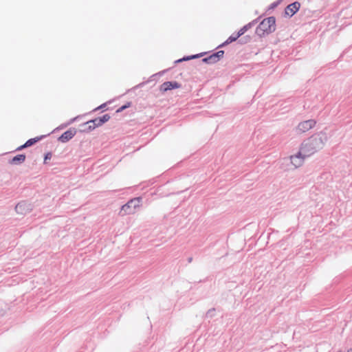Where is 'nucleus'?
<instances>
[{"mask_svg":"<svg viewBox=\"0 0 352 352\" xmlns=\"http://www.w3.org/2000/svg\"><path fill=\"white\" fill-rule=\"evenodd\" d=\"M43 138V136H40V137H36L34 138L29 139L25 143V146H27V147L31 146L34 145L35 143L40 141Z\"/></svg>","mask_w":352,"mask_h":352,"instance_id":"obj_13","label":"nucleus"},{"mask_svg":"<svg viewBox=\"0 0 352 352\" xmlns=\"http://www.w3.org/2000/svg\"><path fill=\"white\" fill-rule=\"evenodd\" d=\"M190 60V56H184L182 58L178 59L175 61V63H181L182 61L189 60Z\"/></svg>","mask_w":352,"mask_h":352,"instance_id":"obj_21","label":"nucleus"},{"mask_svg":"<svg viewBox=\"0 0 352 352\" xmlns=\"http://www.w3.org/2000/svg\"><path fill=\"white\" fill-rule=\"evenodd\" d=\"M130 104L131 103L130 102H128L127 104L120 107L117 111L116 112L119 113V112H122V111H124V109H126V108L129 107H130Z\"/></svg>","mask_w":352,"mask_h":352,"instance_id":"obj_19","label":"nucleus"},{"mask_svg":"<svg viewBox=\"0 0 352 352\" xmlns=\"http://www.w3.org/2000/svg\"><path fill=\"white\" fill-rule=\"evenodd\" d=\"M307 156H304V153L302 152V150L300 148V151L296 155L290 156L289 160L290 163L294 166L295 168L300 167L304 161V159ZM288 160V159H286Z\"/></svg>","mask_w":352,"mask_h":352,"instance_id":"obj_4","label":"nucleus"},{"mask_svg":"<svg viewBox=\"0 0 352 352\" xmlns=\"http://www.w3.org/2000/svg\"><path fill=\"white\" fill-rule=\"evenodd\" d=\"M201 56H202L201 54H195V55L190 56V60H192V59H194V58H199V57H200Z\"/></svg>","mask_w":352,"mask_h":352,"instance_id":"obj_24","label":"nucleus"},{"mask_svg":"<svg viewBox=\"0 0 352 352\" xmlns=\"http://www.w3.org/2000/svg\"><path fill=\"white\" fill-rule=\"evenodd\" d=\"M257 23V19L253 20L250 23L246 24L243 28H241L239 32V35L244 34L249 29H250L252 27H253L256 23Z\"/></svg>","mask_w":352,"mask_h":352,"instance_id":"obj_11","label":"nucleus"},{"mask_svg":"<svg viewBox=\"0 0 352 352\" xmlns=\"http://www.w3.org/2000/svg\"><path fill=\"white\" fill-rule=\"evenodd\" d=\"M241 35H239V32H238L236 34H233L226 41V44H230L238 39Z\"/></svg>","mask_w":352,"mask_h":352,"instance_id":"obj_15","label":"nucleus"},{"mask_svg":"<svg viewBox=\"0 0 352 352\" xmlns=\"http://www.w3.org/2000/svg\"><path fill=\"white\" fill-rule=\"evenodd\" d=\"M25 160V155L24 154H19L14 156L12 160L11 164H19L23 163Z\"/></svg>","mask_w":352,"mask_h":352,"instance_id":"obj_12","label":"nucleus"},{"mask_svg":"<svg viewBox=\"0 0 352 352\" xmlns=\"http://www.w3.org/2000/svg\"><path fill=\"white\" fill-rule=\"evenodd\" d=\"M316 124V122L312 119L301 122L296 127V131L298 133H305L311 129L314 128Z\"/></svg>","mask_w":352,"mask_h":352,"instance_id":"obj_5","label":"nucleus"},{"mask_svg":"<svg viewBox=\"0 0 352 352\" xmlns=\"http://www.w3.org/2000/svg\"><path fill=\"white\" fill-rule=\"evenodd\" d=\"M201 61L203 63H207V64H214L215 63H217L214 56H213V54L210 55L209 56H207L206 58H204Z\"/></svg>","mask_w":352,"mask_h":352,"instance_id":"obj_14","label":"nucleus"},{"mask_svg":"<svg viewBox=\"0 0 352 352\" xmlns=\"http://www.w3.org/2000/svg\"><path fill=\"white\" fill-rule=\"evenodd\" d=\"M181 87V85L176 81H166L160 85V90L162 92H166L173 89H177Z\"/></svg>","mask_w":352,"mask_h":352,"instance_id":"obj_10","label":"nucleus"},{"mask_svg":"<svg viewBox=\"0 0 352 352\" xmlns=\"http://www.w3.org/2000/svg\"><path fill=\"white\" fill-rule=\"evenodd\" d=\"M52 156V155L51 153H46L45 155V157H44V162L46 163L47 160H51Z\"/></svg>","mask_w":352,"mask_h":352,"instance_id":"obj_20","label":"nucleus"},{"mask_svg":"<svg viewBox=\"0 0 352 352\" xmlns=\"http://www.w3.org/2000/svg\"><path fill=\"white\" fill-rule=\"evenodd\" d=\"M83 125H85V123L83 124ZM85 126H87V128L84 129L85 131L89 132L96 129V126L93 124V123H91V124H85Z\"/></svg>","mask_w":352,"mask_h":352,"instance_id":"obj_18","label":"nucleus"},{"mask_svg":"<svg viewBox=\"0 0 352 352\" xmlns=\"http://www.w3.org/2000/svg\"><path fill=\"white\" fill-rule=\"evenodd\" d=\"M110 116L109 114H104L102 117L96 118L95 119L87 121L85 123V124H93L96 127L102 126L103 124L109 121L110 119Z\"/></svg>","mask_w":352,"mask_h":352,"instance_id":"obj_9","label":"nucleus"},{"mask_svg":"<svg viewBox=\"0 0 352 352\" xmlns=\"http://www.w3.org/2000/svg\"><path fill=\"white\" fill-rule=\"evenodd\" d=\"M28 148L27 146H25V144L19 146L17 148H16V151H21L23 148Z\"/></svg>","mask_w":352,"mask_h":352,"instance_id":"obj_25","label":"nucleus"},{"mask_svg":"<svg viewBox=\"0 0 352 352\" xmlns=\"http://www.w3.org/2000/svg\"><path fill=\"white\" fill-rule=\"evenodd\" d=\"M347 352H352V349H349Z\"/></svg>","mask_w":352,"mask_h":352,"instance_id":"obj_29","label":"nucleus"},{"mask_svg":"<svg viewBox=\"0 0 352 352\" xmlns=\"http://www.w3.org/2000/svg\"><path fill=\"white\" fill-rule=\"evenodd\" d=\"M192 257H190V258H188V261L189 263H190V262L192 261Z\"/></svg>","mask_w":352,"mask_h":352,"instance_id":"obj_28","label":"nucleus"},{"mask_svg":"<svg viewBox=\"0 0 352 352\" xmlns=\"http://www.w3.org/2000/svg\"><path fill=\"white\" fill-rule=\"evenodd\" d=\"M223 54H224V51L219 50V51L217 52L216 53H214L213 56H214L216 61L218 62L223 56Z\"/></svg>","mask_w":352,"mask_h":352,"instance_id":"obj_16","label":"nucleus"},{"mask_svg":"<svg viewBox=\"0 0 352 352\" xmlns=\"http://www.w3.org/2000/svg\"><path fill=\"white\" fill-rule=\"evenodd\" d=\"M300 3L298 1H295L289 4L285 9V14L289 17H292L296 14L300 9Z\"/></svg>","mask_w":352,"mask_h":352,"instance_id":"obj_8","label":"nucleus"},{"mask_svg":"<svg viewBox=\"0 0 352 352\" xmlns=\"http://www.w3.org/2000/svg\"><path fill=\"white\" fill-rule=\"evenodd\" d=\"M142 202L141 197H136L129 200L126 204L123 205L120 211V214L122 216L134 214L137 208H140Z\"/></svg>","mask_w":352,"mask_h":352,"instance_id":"obj_3","label":"nucleus"},{"mask_svg":"<svg viewBox=\"0 0 352 352\" xmlns=\"http://www.w3.org/2000/svg\"><path fill=\"white\" fill-rule=\"evenodd\" d=\"M278 5V1H277V2H274V3H272L270 5V9H274V8H275Z\"/></svg>","mask_w":352,"mask_h":352,"instance_id":"obj_23","label":"nucleus"},{"mask_svg":"<svg viewBox=\"0 0 352 352\" xmlns=\"http://www.w3.org/2000/svg\"><path fill=\"white\" fill-rule=\"evenodd\" d=\"M77 118H78V117L72 118L67 124H70L73 123Z\"/></svg>","mask_w":352,"mask_h":352,"instance_id":"obj_27","label":"nucleus"},{"mask_svg":"<svg viewBox=\"0 0 352 352\" xmlns=\"http://www.w3.org/2000/svg\"><path fill=\"white\" fill-rule=\"evenodd\" d=\"M228 45V44H226V41H225V42H223V43H221V45H219L218 46V48H219V47H224V46H226V45Z\"/></svg>","mask_w":352,"mask_h":352,"instance_id":"obj_26","label":"nucleus"},{"mask_svg":"<svg viewBox=\"0 0 352 352\" xmlns=\"http://www.w3.org/2000/svg\"><path fill=\"white\" fill-rule=\"evenodd\" d=\"M107 104L106 103H104L101 105H100L99 107H96L94 111H98L99 109H102L103 108H104L106 107Z\"/></svg>","mask_w":352,"mask_h":352,"instance_id":"obj_22","label":"nucleus"},{"mask_svg":"<svg viewBox=\"0 0 352 352\" xmlns=\"http://www.w3.org/2000/svg\"><path fill=\"white\" fill-rule=\"evenodd\" d=\"M329 139V136L324 131L314 134L306 139L301 144L300 149L304 153V156H311L321 150Z\"/></svg>","mask_w":352,"mask_h":352,"instance_id":"obj_1","label":"nucleus"},{"mask_svg":"<svg viewBox=\"0 0 352 352\" xmlns=\"http://www.w3.org/2000/svg\"><path fill=\"white\" fill-rule=\"evenodd\" d=\"M32 205L25 201L19 202L15 206V210L18 214H25L32 210Z\"/></svg>","mask_w":352,"mask_h":352,"instance_id":"obj_6","label":"nucleus"},{"mask_svg":"<svg viewBox=\"0 0 352 352\" xmlns=\"http://www.w3.org/2000/svg\"><path fill=\"white\" fill-rule=\"evenodd\" d=\"M76 133V130L74 128H71L64 132L58 138V141L62 143H66L72 139Z\"/></svg>","mask_w":352,"mask_h":352,"instance_id":"obj_7","label":"nucleus"},{"mask_svg":"<svg viewBox=\"0 0 352 352\" xmlns=\"http://www.w3.org/2000/svg\"><path fill=\"white\" fill-rule=\"evenodd\" d=\"M214 313H215V309H214V308L210 309H209V310L206 312V318H212V317H213V316H214Z\"/></svg>","mask_w":352,"mask_h":352,"instance_id":"obj_17","label":"nucleus"},{"mask_svg":"<svg viewBox=\"0 0 352 352\" xmlns=\"http://www.w3.org/2000/svg\"><path fill=\"white\" fill-rule=\"evenodd\" d=\"M276 30V19L270 16L263 19L256 29V34L260 36L270 34Z\"/></svg>","mask_w":352,"mask_h":352,"instance_id":"obj_2","label":"nucleus"}]
</instances>
